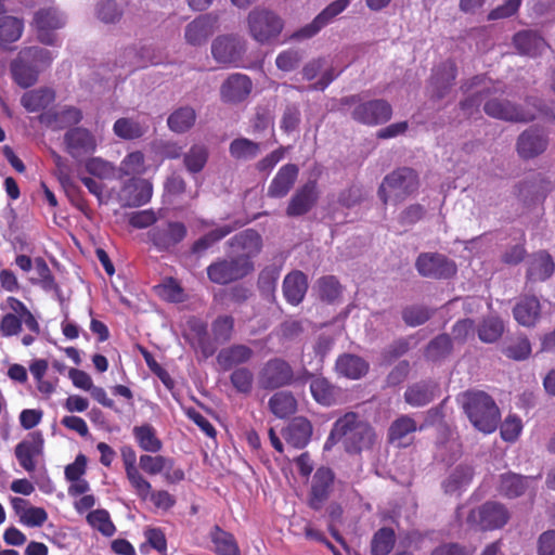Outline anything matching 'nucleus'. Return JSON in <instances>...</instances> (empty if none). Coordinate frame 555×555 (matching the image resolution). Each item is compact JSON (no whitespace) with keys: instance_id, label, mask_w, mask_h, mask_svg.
<instances>
[{"instance_id":"obj_1","label":"nucleus","mask_w":555,"mask_h":555,"mask_svg":"<svg viewBox=\"0 0 555 555\" xmlns=\"http://www.w3.org/2000/svg\"><path fill=\"white\" fill-rule=\"evenodd\" d=\"M461 90L467 93L460 103L462 112L467 117L478 113L479 106L483 103V112L489 117L507 122L527 124L534 120L538 114L548 120L555 119L554 109L535 96H528L525 106L495 96L504 93L503 87L483 75L466 80Z\"/></svg>"},{"instance_id":"obj_2","label":"nucleus","mask_w":555,"mask_h":555,"mask_svg":"<svg viewBox=\"0 0 555 555\" xmlns=\"http://www.w3.org/2000/svg\"><path fill=\"white\" fill-rule=\"evenodd\" d=\"M374 439L372 427L358 414L348 412L335 422L325 448L328 449L336 440H341L348 452H360L369 449Z\"/></svg>"},{"instance_id":"obj_3","label":"nucleus","mask_w":555,"mask_h":555,"mask_svg":"<svg viewBox=\"0 0 555 555\" xmlns=\"http://www.w3.org/2000/svg\"><path fill=\"white\" fill-rule=\"evenodd\" d=\"M463 398V409L474 427L485 434L493 433L500 422L493 399L483 391H468Z\"/></svg>"},{"instance_id":"obj_4","label":"nucleus","mask_w":555,"mask_h":555,"mask_svg":"<svg viewBox=\"0 0 555 555\" xmlns=\"http://www.w3.org/2000/svg\"><path fill=\"white\" fill-rule=\"evenodd\" d=\"M418 189V178L411 168H399L387 175L378 190V196L384 204H397Z\"/></svg>"},{"instance_id":"obj_5","label":"nucleus","mask_w":555,"mask_h":555,"mask_svg":"<svg viewBox=\"0 0 555 555\" xmlns=\"http://www.w3.org/2000/svg\"><path fill=\"white\" fill-rule=\"evenodd\" d=\"M283 27V20L269 9L257 7L247 15L248 34L258 43L264 44L276 39Z\"/></svg>"},{"instance_id":"obj_6","label":"nucleus","mask_w":555,"mask_h":555,"mask_svg":"<svg viewBox=\"0 0 555 555\" xmlns=\"http://www.w3.org/2000/svg\"><path fill=\"white\" fill-rule=\"evenodd\" d=\"M344 106H353L351 117L363 125L375 126L387 122L392 115L391 105L382 99L360 102L357 95L341 100Z\"/></svg>"},{"instance_id":"obj_7","label":"nucleus","mask_w":555,"mask_h":555,"mask_svg":"<svg viewBox=\"0 0 555 555\" xmlns=\"http://www.w3.org/2000/svg\"><path fill=\"white\" fill-rule=\"evenodd\" d=\"M67 23V16L56 7H44L37 10L33 18V27L38 40L47 46H54L57 37L55 31Z\"/></svg>"},{"instance_id":"obj_8","label":"nucleus","mask_w":555,"mask_h":555,"mask_svg":"<svg viewBox=\"0 0 555 555\" xmlns=\"http://www.w3.org/2000/svg\"><path fill=\"white\" fill-rule=\"evenodd\" d=\"M254 270V263L247 257L223 259L211 263L207 274L212 283L224 285L242 279Z\"/></svg>"},{"instance_id":"obj_9","label":"nucleus","mask_w":555,"mask_h":555,"mask_svg":"<svg viewBox=\"0 0 555 555\" xmlns=\"http://www.w3.org/2000/svg\"><path fill=\"white\" fill-rule=\"evenodd\" d=\"M246 40L238 35H221L211 43L214 60L225 66H238L246 52Z\"/></svg>"},{"instance_id":"obj_10","label":"nucleus","mask_w":555,"mask_h":555,"mask_svg":"<svg viewBox=\"0 0 555 555\" xmlns=\"http://www.w3.org/2000/svg\"><path fill=\"white\" fill-rule=\"evenodd\" d=\"M508 519V511L498 502H486L478 508L472 509L467 516V522L481 530L500 529Z\"/></svg>"},{"instance_id":"obj_11","label":"nucleus","mask_w":555,"mask_h":555,"mask_svg":"<svg viewBox=\"0 0 555 555\" xmlns=\"http://www.w3.org/2000/svg\"><path fill=\"white\" fill-rule=\"evenodd\" d=\"M186 233L188 229L184 223L168 221L152 228L147 235L157 250L169 251L184 240Z\"/></svg>"},{"instance_id":"obj_12","label":"nucleus","mask_w":555,"mask_h":555,"mask_svg":"<svg viewBox=\"0 0 555 555\" xmlns=\"http://www.w3.org/2000/svg\"><path fill=\"white\" fill-rule=\"evenodd\" d=\"M548 143V135L543 130L529 127L518 135L516 151L521 159H533L547 150Z\"/></svg>"},{"instance_id":"obj_13","label":"nucleus","mask_w":555,"mask_h":555,"mask_svg":"<svg viewBox=\"0 0 555 555\" xmlns=\"http://www.w3.org/2000/svg\"><path fill=\"white\" fill-rule=\"evenodd\" d=\"M418 273L426 278L448 279L455 274L456 266L441 254H421L416 260Z\"/></svg>"},{"instance_id":"obj_14","label":"nucleus","mask_w":555,"mask_h":555,"mask_svg":"<svg viewBox=\"0 0 555 555\" xmlns=\"http://www.w3.org/2000/svg\"><path fill=\"white\" fill-rule=\"evenodd\" d=\"M293 375V370L286 361L272 359L261 369L258 383L264 389H274L289 384Z\"/></svg>"},{"instance_id":"obj_15","label":"nucleus","mask_w":555,"mask_h":555,"mask_svg":"<svg viewBox=\"0 0 555 555\" xmlns=\"http://www.w3.org/2000/svg\"><path fill=\"white\" fill-rule=\"evenodd\" d=\"M64 143L67 153L74 158L92 154L98 145L94 134L83 127L69 129L64 135Z\"/></svg>"},{"instance_id":"obj_16","label":"nucleus","mask_w":555,"mask_h":555,"mask_svg":"<svg viewBox=\"0 0 555 555\" xmlns=\"http://www.w3.org/2000/svg\"><path fill=\"white\" fill-rule=\"evenodd\" d=\"M43 443L42 434L33 431L15 447V456L26 472L31 473L36 469L35 459L42 454Z\"/></svg>"},{"instance_id":"obj_17","label":"nucleus","mask_w":555,"mask_h":555,"mask_svg":"<svg viewBox=\"0 0 555 555\" xmlns=\"http://www.w3.org/2000/svg\"><path fill=\"white\" fill-rule=\"evenodd\" d=\"M218 27V16L214 14H203L185 26L184 39L186 43L193 47H199L206 43L208 38Z\"/></svg>"},{"instance_id":"obj_18","label":"nucleus","mask_w":555,"mask_h":555,"mask_svg":"<svg viewBox=\"0 0 555 555\" xmlns=\"http://www.w3.org/2000/svg\"><path fill=\"white\" fill-rule=\"evenodd\" d=\"M118 196L124 206L145 205L152 197V184L145 179L131 178L125 182Z\"/></svg>"},{"instance_id":"obj_19","label":"nucleus","mask_w":555,"mask_h":555,"mask_svg":"<svg viewBox=\"0 0 555 555\" xmlns=\"http://www.w3.org/2000/svg\"><path fill=\"white\" fill-rule=\"evenodd\" d=\"M253 82L247 75H230L220 88L221 100L225 103L243 102L251 92Z\"/></svg>"},{"instance_id":"obj_20","label":"nucleus","mask_w":555,"mask_h":555,"mask_svg":"<svg viewBox=\"0 0 555 555\" xmlns=\"http://www.w3.org/2000/svg\"><path fill=\"white\" fill-rule=\"evenodd\" d=\"M334 481V474L330 468L320 467L311 483V492L309 505L311 508L319 511L327 500Z\"/></svg>"},{"instance_id":"obj_21","label":"nucleus","mask_w":555,"mask_h":555,"mask_svg":"<svg viewBox=\"0 0 555 555\" xmlns=\"http://www.w3.org/2000/svg\"><path fill=\"white\" fill-rule=\"evenodd\" d=\"M456 77V67L453 62H444L434 69L429 82V92L433 98L443 99L450 91Z\"/></svg>"},{"instance_id":"obj_22","label":"nucleus","mask_w":555,"mask_h":555,"mask_svg":"<svg viewBox=\"0 0 555 555\" xmlns=\"http://www.w3.org/2000/svg\"><path fill=\"white\" fill-rule=\"evenodd\" d=\"M318 188L315 181H309L292 196L286 209L289 217L307 214L317 203Z\"/></svg>"},{"instance_id":"obj_23","label":"nucleus","mask_w":555,"mask_h":555,"mask_svg":"<svg viewBox=\"0 0 555 555\" xmlns=\"http://www.w3.org/2000/svg\"><path fill=\"white\" fill-rule=\"evenodd\" d=\"M302 76L306 80H313L318 76V81L308 89L323 91L336 78L334 68L328 67L325 59H317L308 62L302 68Z\"/></svg>"},{"instance_id":"obj_24","label":"nucleus","mask_w":555,"mask_h":555,"mask_svg":"<svg viewBox=\"0 0 555 555\" xmlns=\"http://www.w3.org/2000/svg\"><path fill=\"white\" fill-rule=\"evenodd\" d=\"M527 280L531 282H543L552 276L555 263L550 254L538 251L528 259Z\"/></svg>"},{"instance_id":"obj_25","label":"nucleus","mask_w":555,"mask_h":555,"mask_svg":"<svg viewBox=\"0 0 555 555\" xmlns=\"http://www.w3.org/2000/svg\"><path fill=\"white\" fill-rule=\"evenodd\" d=\"M298 176V167L294 164L282 166L272 179L268 195L274 198L284 197L294 185Z\"/></svg>"},{"instance_id":"obj_26","label":"nucleus","mask_w":555,"mask_h":555,"mask_svg":"<svg viewBox=\"0 0 555 555\" xmlns=\"http://www.w3.org/2000/svg\"><path fill=\"white\" fill-rule=\"evenodd\" d=\"M26 52H18L17 56L11 62L10 69L13 80L22 88L34 86L39 76L37 67H34L24 55Z\"/></svg>"},{"instance_id":"obj_27","label":"nucleus","mask_w":555,"mask_h":555,"mask_svg":"<svg viewBox=\"0 0 555 555\" xmlns=\"http://www.w3.org/2000/svg\"><path fill=\"white\" fill-rule=\"evenodd\" d=\"M312 426L305 417H295L283 433L286 442L296 448L302 449L310 441Z\"/></svg>"},{"instance_id":"obj_28","label":"nucleus","mask_w":555,"mask_h":555,"mask_svg":"<svg viewBox=\"0 0 555 555\" xmlns=\"http://www.w3.org/2000/svg\"><path fill=\"white\" fill-rule=\"evenodd\" d=\"M437 389V384L431 380L415 383L405 390V402L414 408L426 405L435 399Z\"/></svg>"},{"instance_id":"obj_29","label":"nucleus","mask_w":555,"mask_h":555,"mask_svg":"<svg viewBox=\"0 0 555 555\" xmlns=\"http://www.w3.org/2000/svg\"><path fill=\"white\" fill-rule=\"evenodd\" d=\"M514 46L520 54L537 56L547 47L545 40L532 30H521L514 36Z\"/></svg>"},{"instance_id":"obj_30","label":"nucleus","mask_w":555,"mask_h":555,"mask_svg":"<svg viewBox=\"0 0 555 555\" xmlns=\"http://www.w3.org/2000/svg\"><path fill=\"white\" fill-rule=\"evenodd\" d=\"M474 470L469 465L460 464L450 472L442 482V488L448 494L460 493L469 486L473 480Z\"/></svg>"},{"instance_id":"obj_31","label":"nucleus","mask_w":555,"mask_h":555,"mask_svg":"<svg viewBox=\"0 0 555 555\" xmlns=\"http://www.w3.org/2000/svg\"><path fill=\"white\" fill-rule=\"evenodd\" d=\"M308 289L307 276L300 271L287 274L283 282V293L292 305H298L304 299Z\"/></svg>"},{"instance_id":"obj_32","label":"nucleus","mask_w":555,"mask_h":555,"mask_svg":"<svg viewBox=\"0 0 555 555\" xmlns=\"http://www.w3.org/2000/svg\"><path fill=\"white\" fill-rule=\"evenodd\" d=\"M230 244L242 251L237 257H247L250 260L261 250L262 240L255 230L248 229L232 237Z\"/></svg>"},{"instance_id":"obj_33","label":"nucleus","mask_w":555,"mask_h":555,"mask_svg":"<svg viewBox=\"0 0 555 555\" xmlns=\"http://www.w3.org/2000/svg\"><path fill=\"white\" fill-rule=\"evenodd\" d=\"M335 367L338 374L350 379H358L366 374L369 364L359 356L345 353L336 360Z\"/></svg>"},{"instance_id":"obj_34","label":"nucleus","mask_w":555,"mask_h":555,"mask_svg":"<svg viewBox=\"0 0 555 555\" xmlns=\"http://www.w3.org/2000/svg\"><path fill=\"white\" fill-rule=\"evenodd\" d=\"M515 320L522 326H532L540 317V302L533 296L521 298L513 310Z\"/></svg>"},{"instance_id":"obj_35","label":"nucleus","mask_w":555,"mask_h":555,"mask_svg":"<svg viewBox=\"0 0 555 555\" xmlns=\"http://www.w3.org/2000/svg\"><path fill=\"white\" fill-rule=\"evenodd\" d=\"M149 127L137 118L122 117L114 122V134L122 140H134L143 137Z\"/></svg>"},{"instance_id":"obj_36","label":"nucleus","mask_w":555,"mask_h":555,"mask_svg":"<svg viewBox=\"0 0 555 555\" xmlns=\"http://www.w3.org/2000/svg\"><path fill=\"white\" fill-rule=\"evenodd\" d=\"M46 122L54 128L64 129L77 125L82 119V113L74 106H65L43 116Z\"/></svg>"},{"instance_id":"obj_37","label":"nucleus","mask_w":555,"mask_h":555,"mask_svg":"<svg viewBox=\"0 0 555 555\" xmlns=\"http://www.w3.org/2000/svg\"><path fill=\"white\" fill-rule=\"evenodd\" d=\"M416 429L415 421L408 415H402L389 427V440L397 447H406L410 444L409 436Z\"/></svg>"},{"instance_id":"obj_38","label":"nucleus","mask_w":555,"mask_h":555,"mask_svg":"<svg viewBox=\"0 0 555 555\" xmlns=\"http://www.w3.org/2000/svg\"><path fill=\"white\" fill-rule=\"evenodd\" d=\"M253 353V350L245 345H234L222 349L218 353L217 361L224 370H229L234 365L247 362Z\"/></svg>"},{"instance_id":"obj_39","label":"nucleus","mask_w":555,"mask_h":555,"mask_svg":"<svg viewBox=\"0 0 555 555\" xmlns=\"http://www.w3.org/2000/svg\"><path fill=\"white\" fill-rule=\"evenodd\" d=\"M54 101V92L49 88H39L27 91L21 99L22 105L26 111L36 113L44 109Z\"/></svg>"},{"instance_id":"obj_40","label":"nucleus","mask_w":555,"mask_h":555,"mask_svg":"<svg viewBox=\"0 0 555 555\" xmlns=\"http://www.w3.org/2000/svg\"><path fill=\"white\" fill-rule=\"evenodd\" d=\"M532 478L522 477L516 474H504L500 477L499 491L507 498H517L525 493L529 487V482H532Z\"/></svg>"},{"instance_id":"obj_41","label":"nucleus","mask_w":555,"mask_h":555,"mask_svg":"<svg viewBox=\"0 0 555 555\" xmlns=\"http://www.w3.org/2000/svg\"><path fill=\"white\" fill-rule=\"evenodd\" d=\"M24 31L23 20L5 15L0 18V46L5 48L8 44L17 41Z\"/></svg>"},{"instance_id":"obj_42","label":"nucleus","mask_w":555,"mask_h":555,"mask_svg":"<svg viewBox=\"0 0 555 555\" xmlns=\"http://www.w3.org/2000/svg\"><path fill=\"white\" fill-rule=\"evenodd\" d=\"M195 120V111L190 106H183L179 107L169 115L167 124L171 131L177 133H183L194 126Z\"/></svg>"},{"instance_id":"obj_43","label":"nucleus","mask_w":555,"mask_h":555,"mask_svg":"<svg viewBox=\"0 0 555 555\" xmlns=\"http://www.w3.org/2000/svg\"><path fill=\"white\" fill-rule=\"evenodd\" d=\"M133 436L139 447L146 451L156 453L162 450L163 443L156 436L155 428L150 424L133 427Z\"/></svg>"},{"instance_id":"obj_44","label":"nucleus","mask_w":555,"mask_h":555,"mask_svg":"<svg viewBox=\"0 0 555 555\" xmlns=\"http://www.w3.org/2000/svg\"><path fill=\"white\" fill-rule=\"evenodd\" d=\"M269 408L275 416L283 418L295 413L297 402L291 392L279 391L270 398Z\"/></svg>"},{"instance_id":"obj_45","label":"nucleus","mask_w":555,"mask_h":555,"mask_svg":"<svg viewBox=\"0 0 555 555\" xmlns=\"http://www.w3.org/2000/svg\"><path fill=\"white\" fill-rule=\"evenodd\" d=\"M210 537L219 555H241L235 539L231 533L215 527Z\"/></svg>"},{"instance_id":"obj_46","label":"nucleus","mask_w":555,"mask_h":555,"mask_svg":"<svg viewBox=\"0 0 555 555\" xmlns=\"http://www.w3.org/2000/svg\"><path fill=\"white\" fill-rule=\"evenodd\" d=\"M230 155L238 160L255 158L260 152V144L246 138H237L230 143Z\"/></svg>"},{"instance_id":"obj_47","label":"nucleus","mask_w":555,"mask_h":555,"mask_svg":"<svg viewBox=\"0 0 555 555\" xmlns=\"http://www.w3.org/2000/svg\"><path fill=\"white\" fill-rule=\"evenodd\" d=\"M312 397L323 405H331L337 397L336 388L323 377H315L310 384Z\"/></svg>"},{"instance_id":"obj_48","label":"nucleus","mask_w":555,"mask_h":555,"mask_svg":"<svg viewBox=\"0 0 555 555\" xmlns=\"http://www.w3.org/2000/svg\"><path fill=\"white\" fill-rule=\"evenodd\" d=\"M504 332L503 322L498 317H488L477 327L481 341L491 344L498 340Z\"/></svg>"},{"instance_id":"obj_49","label":"nucleus","mask_w":555,"mask_h":555,"mask_svg":"<svg viewBox=\"0 0 555 555\" xmlns=\"http://www.w3.org/2000/svg\"><path fill=\"white\" fill-rule=\"evenodd\" d=\"M145 171L144 155L140 151L131 152L125 156L117 168V177L141 175Z\"/></svg>"},{"instance_id":"obj_50","label":"nucleus","mask_w":555,"mask_h":555,"mask_svg":"<svg viewBox=\"0 0 555 555\" xmlns=\"http://www.w3.org/2000/svg\"><path fill=\"white\" fill-rule=\"evenodd\" d=\"M20 52H26L24 57L37 67L39 73L49 67L54 60V54L50 50L40 47H26Z\"/></svg>"},{"instance_id":"obj_51","label":"nucleus","mask_w":555,"mask_h":555,"mask_svg":"<svg viewBox=\"0 0 555 555\" xmlns=\"http://www.w3.org/2000/svg\"><path fill=\"white\" fill-rule=\"evenodd\" d=\"M395 544V533L389 528L379 529L372 540L373 555H388Z\"/></svg>"},{"instance_id":"obj_52","label":"nucleus","mask_w":555,"mask_h":555,"mask_svg":"<svg viewBox=\"0 0 555 555\" xmlns=\"http://www.w3.org/2000/svg\"><path fill=\"white\" fill-rule=\"evenodd\" d=\"M87 521L91 527L99 530L102 534L111 537L115 532V526L105 509H95L88 514Z\"/></svg>"},{"instance_id":"obj_53","label":"nucleus","mask_w":555,"mask_h":555,"mask_svg":"<svg viewBox=\"0 0 555 555\" xmlns=\"http://www.w3.org/2000/svg\"><path fill=\"white\" fill-rule=\"evenodd\" d=\"M207 158L208 151L204 145H193L184 155V165L190 172L196 173L204 168Z\"/></svg>"},{"instance_id":"obj_54","label":"nucleus","mask_w":555,"mask_h":555,"mask_svg":"<svg viewBox=\"0 0 555 555\" xmlns=\"http://www.w3.org/2000/svg\"><path fill=\"white\" fill-rule=\"evenodd\" d=\"M86 170L99 179H112L118 175L113 164L100 157L89 158L86 162Z\"/></svg>"},{"instance_id":"obj_55","label":"nucleus","mask_w":555,"mask_h":555,"mask_svg":"<svg viewBox=\"0 0 555 555\" xmlns=\"http://www.w3.org/2000/svg\"><path fill=\"white\" fill-rule=\"evenodd\" d=\"M138 61L134 64L137 67H144L147 65H157L164 62L165 55L163 50L154 44H144L137 52Z\"/></svg>"},{"instance_id":"obj_56","label":"nucleus","mask_w":555,"mask_h":555,"mask_svg":"<svg viewBox=\"0 0 555 555\" xmlns=\"http://www.w3.org/2000/svg\"><path fill=\"white\" fill-rule=\"evenodd\" d=\"M232 231H234V228L231 225H223L210 231L194 243L193 251L202 253L208 249L211 245L230 234Z\"/></svg>"},{"instance_id":"obj_57","label":"nucleus","mask_w":555,"mask_h":555,"mask_svg":"<svg viewBox=\"0 0 555 555\" xmlns=\"http://www.w3.org/2000/svg\"><path fill=\"white\" fill-rule=\"evenodd\" d=\"M304 59V53L299 49H287L278 54L275 59L276 67L283 72H292L297 68Z\"/></svg>"},{"instance_id":"obj_58","label":"nucleus","mask_w":555,"mask_h":555,"mask_svg":"<svg viewBox=\"0 0 555 555\" xmlns=\"http://www.w3.org/2000/svg\"><path fill=\"white\" fill-rule=\"evenodd\" d=\"M452 349L451 339L448 335H439L433 339L426 350V356L430 360H439L447 357Z\"/></svg>"},{"instance_id":"obj_59","label":"nucleus","mask_w":555,"mask_h":555,"mask_svg":"<svg viewBox=\"0 0 555 555\" xmlns=\"http://www.w3.org/2000/svg\"><path fill=\"white\" fill-rule=\"evenodd\" d=\"M234 326L232 317L223 315L216 319L212 323V334L216 343L223 344L231 338Z\"/></svg>"},{"instance_id":"obj_60","label":"nucleus","mask_w":555,"mask_h":555,"mask_svg":"<svg viewBox=\"0 0 555 555\" xmlns=\"http://www.w3.org/2000/svg\"><path fill=\"white\" fill-rule=\"evenodd\" d=\"M233 387L242 393H248L253 388L254 375L247 367H240L233 371L230 376Z\"/></svg>"},{"instance_id":"obj_61","label":"nucleus","mask_w":555,"mask_h":555,"mask_svg":"<svg viewBox=\"0 0 555 555\" xmlns=\"http://www.w3.org/2000/svg\"><path fill=\"white\" fill-rule=\"evenodd\" d=\"M279 276L280 270L276 267H267L260 272L258 286L263 295L270 296L273 294Z\"/></svg>"},{"instance_id":"obj_62","label":"nucleus","mask_w":555,"mask_h":555,"mask_svg":"<svg viewBox=\"0 0 555 555\" xmlns=\"http://www.w3.org/2000/svg\"><path fill=\"white\" fill-rule=\"evenodd\" d=\"M127 479L129 480L132 489L135 494L142 499L147 500L151 494L152 486L151 483L143 477V475L139 472V469H133L126 473Z\"/></svg>"},{"instance_id":"obj_63","label":"nucleus","mask_w":555,"mask_h":555,"mask_svg":"<svg viewBox=\"0 0 555 555\" xmlns=\"http://www.w3.org/2000/svg\"><path fill=\"white\" fill-rule=\"evenodd\" d=\"M168 460L162 455H141L139 460V465L142 470H144L149 475H157L163 473L165 468L168 466Z\"/></svg>"},{"instance_id":"obj_64","label":"nucleus","mask_w":555,"mask_h":555,"mask_svg":"<svg viewBox=\"0 0 555 555\" xmlns=\"http://www.w3.org/2000/svg\"><path fill=\"white\" fill-rule=\"evenodd\" d=\"M431 315V311L423 306H411L403 310L402 318L410 326L425 323Z\"/></svg>"}]
</instances>
